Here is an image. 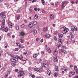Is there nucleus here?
<instances>
[{
  "instance_id": "obj_3",
  "label": "nucleus",
  "mask_w": 78,
  "mask_h": 78,
  "mask_svg": "<svg viewBox=\"0 0 78 78\" xmlns=\"http://www.w3.org/2000/svg\"><path fill=\"white\" fill-rule=\"evenodd\" d=\"M71 30L72 31L74 32L75 31V30L76 31H77V29L76 28V27L75 26L74 27L73 26H72L71 27Z\"/></svg>"
},
{
  "instance_id": "obj_34",
  "label": "nucleus",
  "mask_w": 78,
  "mask_h": 78,
  "mask_svg": "<svg viewBox=\"0 0 78 78\" xmlns=\"http://www.w3.org/2000/svg\"><path fill=\"white\" fill-rule=\"evenodd\" d=\"M16 63L15 62V63H12V66H16Z\"/></svg>"
},
{
  "instance_id": "obj_48",
  "label": "nucleus",
  "mask_w": 78,
  "mask_h": 78,
  "mask_svg": "<svg viewBox=\"0 0 78 78\" xmlns=\"http://www.w3.org/2000/svg\"><path fill=\"white\" fill-rule=\"evenodd\" d=\"M19 71V69H15V72H17Z\"/></svg>"
},
{
  "instance_id": "obj_19",
  "label": "nucleus",
  "mask_w": 78,
  "mask_h": 78,
  "mask_svg": "<svg viewBox=\"0 0 78 78\" xmlns=\"http://www.w3.org/2000/svg\"><path fill=\"white\" fill-rule=\"evenodd\" d=\"M50 34H46L45 35V37H46V38H48L49 37H50Z\"/></svg>"
},
{
  "instance_id": "obj_49",
  "label": "nucleus",
  "mask_w": 78,
  "mask_h": 78,
  "mask_svg": "<svg viewBox=\"0 0 78 78\" xmlns=\"http://www.w3.org/2000/svg\"><path fill=\"white\" fill-rule=\"evenodd\" d=\"M20 16H18L17 17V19L18 20H19V18L20 17Z\"/></svg>"
},
{
  "instance_id": "obj_4",
  "label": "nucleus",
  "mask_w": 78,
  "mask_h": 78,
  "mask_svg": "<svg viewBox=\"0 0 78 78\" xmlns=\"http://www.w3.org/2000/svg\"><path fill=\"white\" fill-rule=\"evenodd\" d=\"M0 16H1V19H5L6 17V15L4 14L3 12H1L0 14Z\"/></svg>"
},
{
  "instance_id": "obj_53",
  "label": "nucleus",
  "mask_w": 78,
  "mask_h": 78,
  "mask_svg": "<svg viewBox=\"0 0 78 78\" xmlns=\"http://www.w3.org/2000/svg\"><path fill=\"white\" fill-rule=\"evenodd\" d=\"M72 75H75V73L74 72H73L72 73Z\"/></svg>"
},
{
  "instance_id": "obj_44",
  "label": "nucleus",
  "mask_w": 78,
  "mask_h": 78,
  "mask_svg": "<svg viewBox=\"0 0 78 78\" xmlns=\"http://www.w3.org/2000/svg\"><path fill=\"white\" fill-rule=\"evenodd\" d=\"M20 42L21 43H23V41L22 40V38H21L20 39Z\"/></svg>"
},
{
  "instance_id": "obj_7",
  "label": "nucleus",
  "mask_w": 78,
  "mask_h": 78,
  "mask_svg": "<svg viewBox=\"0 0 78 78\" xmlns=\"http://www.w3.org/2000/svg\"><path fill=\"white\" fill-rule=\"evenodd\" d=\"M8 23L9 28H12V23H11V21H9Z\"/></svg>"
},
{
  "instance_id": "obj_50",
  "label": "nucleus",
  "mask_w": 78,
  "mask_h": 78,
  "mask_svg": "<svg viewBox=\"0 0 78 78\" xmlns=\"http://www.w3.org/2000/svg\"><path fill=\"white\" fill-rule=\"evenodd\" d=\"M38 41H39V38L38 37L36 39V41L37 42Z\"/></svg>"
},
{
  "instance_id": "obj_58",
  "label": "nucleus",
  "mask_w": 78,
  "mask_h": 78,
  "mask_svg": "<svg viewBox=\"0 0 78 78\" xmlns=\"http://www.w3.org/2000/svg\"><path fill=\"white\" fill-rule=\"evenodd\" d=\"M51 5H52V6H54L55 5L54 4V3H51Z\"/></svg>"
},
{
  "instance_id": "obj_21",
  "label": "nucleus",
  "mask_w": 78,
  "mask_h": 78,
  "mask_svg": "<svg viewBox=\"0 0 78 78\" xmlns=\"http://www.w3.org/2000/svg\"><path fill=\"white\" fill-rule=\"evenodd\" d=\"M37 55L36 54H34L33 55V57L34 58H37Z\"/></svg>"
},
{
  "instance_id": "obj_2",
  "label": "nucleus",
  "mask_w": 78,
  "mask_h": 78,
  "mask_svg": "<svg viewBox=\"0 0 78 78\" xmlns=\"http://www.w3.org/2000/svg\"><path fill=\"white\" fill-rule=\"evenodd\" d=\"M19 73H20L18 75V77H20L22 75V76H23L24 75H25V72L23 71H19Z\"/></svg>"
},
{
  "instance_id": "obj_23",
  "label": "nucleus",
  "mask_w": 78,
  "mask_h": 78,
  "mask_svg": "<svg viewBox=\"0 0 78 78\" xmlns=\"http://www.w3.org/2000/svg\"><path fill=\"white\" fill-rule=\"evenodd\" d=\"M33 33L35 34H37V30L36 29L34 30Z\"/></svg>"
},
{
  "instance_id": "obj_26",
  "label": "nucleus",
  "mask_w": 78,
  "mask_h": 78,
  "mask_svg": "<svg viewBox=\"0 0 78 78\" xmlns=\"http://www.w3.org/2000/svg\"><path fill=\"white\" fill-rule=\"evenodd\" d=\"M34 18L35 19H37L38 18V16H37V15L36 14L35 15Z\"/></svg>"
},
{
  "instance_id": "obj_1",
  "label": "nucleus",
  "mask_w": 78,
  "mask_h": 78,
  "mask_svg": "<svg viewBox=\"0 0 78 78\" xmlns=\"http://www.w3.org/2000/svg\"><path fill=\"white\" fill-rule=\"evenodd\" d=\"M58 36L60 38L58 39L59 44L60 45H61V44H62V41H61L62 39H61V38L63 36V35L59 34H58Z\"/></svg>"
},
{
  "instance_id": "obj_61",
  "label": "nucleus",
  "mask_w": 78,
  "mask_h": 78,
  "mask_svg": "<svg viewBox=\"0 0 78 78\" xmlns=\"http://www.w3.org/2000/svg\"><path fill=\"white\" fill-rule=\"evenodd\" d=\"M31 77L32 78H34V76L33 75H32L31 76Z\"/></svg>"
},
{
  "instance_id": "obj_12",
  "label": "nucleus",
  "mask_w": 78,
  "mask_h": 78,
  "mask_svg": "<svg viewBox=\"0 0 78 78\" xmlns=\"http://www.w3.org/2000/svg\"><path fill=\"white\" fill-rule=\"evenodd\" d=\"M48 27H44L43 28V30L44 31H45L48 30Z\"/></svg>"
},
{
  "instance_id": "obj_39",
  "label": "nucleus",
  "mask_w": 78,
  "mask_h": 78,
  "mask_svg": "<svg viewBox=\"0 0 78 78\" xmlns=\"http://www.w3.org/2000/svg\"><path fill=\"white\" fill-rule=\"evenodd\" d=\"M19 50V48H16L15 49V51H17Z\"/></svg>"
},
{
  "instance_id": "obj_38",
  "label": "nucleus",
  "mask_w": 78,
  "mask_h": 78,
  "mask_svg": "<svg viewBox=\"0 0 78 78\" xmlns=\"http://www.w3.org/2000/svg\"><path fill=\"white\" fill-rule=\"evenodd\" d=\"M62 52L63 53H64L65 54L66 53V50H63V51H62Z\"/></svg>"
},
{
  "instance_id": "obj_43",
  "label": "nucleus",
  "mask_w": 78,
  "mask_h": 78,
  "mask_svg": "<svg viewBox=\"0 0 78 78\" xmlns=\"http://www.w3.org/2000/svg\"><path fill=\"white\" fill-rule=\"evenodd\" d=\"M54 39L55 41H57V39L56 38V37H54Z\"/></svg>"
},
{
  "instance_id": "obj_5",
  "label": "nucleus",
  "mask_w": 78,
  "mask_h": 78,
  "mask_svg": "<svg viewBox=\"0 0 78 78\" xmlns=\"http://www.w3.org/2000/svg\"><path fill=\"white\" fill-rule=\"evenodd\" d=\"M12 57L13 58H11L10 59L11 61V62H15L16 61V59H17V58H16V57H14L12 55Z\"/></svg>"
},
{
  "instance_id": "obj_60",
  "label": "nucleus",
  "mask_w": 78,
  "mask_h": 78,
  "mask_svg": "<svg viewBox=\"0 0 78 78\" xmlns=\"http://www.w3.org/2000/svg\"><path fill=\"white\" fill-rule=\"evenodd\" d=\"M58 2H55V6H56V5H58Z\"/></svg>"
},
{
  "instance_id": "obj_14",
  "label": "nucleus",
  "mask_w": 78,
  "mask_h": 78,
  "mask_svg": "<svg viewBox=\"0 0 78 78\" xmlns=\"http://www.w3.org/2000/svg\"><path fill=\"white\" fill-rule=\"evenodd\" d=\"M29 27L30 28H32L33 27V24L32 23H30L29 24Z\"/></svg>"
},
{
  "instance_id": "obj_20",
  "label": "nucleus",
  "mask_w": 78,
  "mask_h": 78,
  "mask_svg": "<svg viewBox=\"0 0 78 78\" xmlns=\"http://www.w3.org/2000/svg\"><path fill=\"white\" fill-rule=\"evenodd\" d=\"M41 1L43 5H45V1H44V0H41Z\"/></svg>"
},
{
  "instance_id": "obj_37",
  "label": "nucleus",
  "mask_w": 78,
  "mask_h": 78,
  "mask_svg": "<svg viewBox=\"0 0 78 78\" xmlns=\"http://www.w3.org/2000/svg\"><path fill=\"white\" fill-rule=\"evenodd\" d=\"M63 69L64 70L65 72H66V71L67 70V68L64 67Z\"/></svg>"
},
{
  "instance_id": "obj_27",
  "label": "nucleus",
  "mask_w": 78,
  "mask_h": 78,
  "mask_svg": "<svg viewBox=\"0 0 78 78\" xmlns=\"http://www.w3.org/2000/svg\"><path fill=\"white\" fill-rule=\"evenodd\" d=\"M54 76H58V74L57 73H55L54 74Z\"/></svg>"
},
{
  "instance_id": "obj_36",
  "label": "nucleus",
  "mask_w": 78,
  "mask_h": 78,
  "mask_svg": "<svg viewBox=\"0 0 78 78\" xmlns=\"http://www.w3.org/2000/svg\"><path fill=\"white\" fill-rule=\"evenodd\" d=\"M30 12H32V9H31V8L30 7L29 9Z\"/></svg>"
},
{
  "instance_id": "obj_31",
  "label": "nucleus",
  "mask_w": 78,
  "mask_h": 78,
  "mask_svg": "<svg viewBox=\"0 0 78 78\" xmlns=\"http://www.w3.org/2000/svg\"><path fill=\"white\" fill-rule=\"evenodd\" d=\"M74 69L75 70H78V68H77V67L76 66H74Z\"/></svg>"
},
{
  "instance_id": "obj_32",
  "label": "nucleus",
  "mask_w": 78,
  "mask_h": 78,
  "mask_svg": "<svg viewBox=\"0 0 78 78\" xmlns=\"http://www.w3.org/2000/svg\"><path fill=\"white\" fill-rule=\"evenodd\" d=\"M55 69H56L55 70L56 71H58V66H55Z\"/></svg>"
},
{
  "instance_id": "obj_18",
  "label": "nucleus",
  "mask_w": 78,
  "mask_h": 78,
  "mask_svg": "<svg viewBox=\"0 0 78 78\" xmlns=\"http://www.w3.org/2000/svg\"><path fill=\"white\" fill-rule=\"evenodd\" d=\"M18 47H19V48H23L25 47L23 46L22 45V44H20L18 45Z\"/></svg>"
},
{
  "instance_id": "obj_63",
  "label": "nucleus",
  "mask_w": 78,
  "mask_h": 78,
  "mask_svg": "<svg viewBox=\"0 0 78 78\" xmlns=\"http://www.w3.org/2000/svg\"><path fill=\"white\" fill-rule=\"evenodd\" d=\"M41 55H43L44 54V52H43V51H41Z\"/></svg>"
},
{
  "instance_id": "obj_13",
  "label": "nucleus",
  "mask_w": 78,
  "mask_h": 78,
  "mask_svg": "<svg viewBox=\"0 0 78 78\" xmlns=\"http://www.w3.org/2000/svg\"><path fill=\"white\" fill-rule=\"evenodd\" d=\"M11 69H9L7 72V74H5V75H7L8 76V75H9V73L11 72Z\"/></svg>"
},
{
  "instance_id": "obj_35",
  "label": "nucleus",
  "mask_w": 78,
  "mask_h": 78,
  "mask_svg": "<svg viewBox=\"0 0 78 78\" xmlns=\"http://www.w3.org/2000/svg\"><path fill=\"white\" fill-rule=\"evenodd\" d=\"M4 31H5V32H7L8 31V28L6 27L5 28Z\"/></svg>"
},
{
  "instance_id": "obj_62",
  "label": "nucleus",
  "mask_w": 78,
  "mask_h": 78,
  "mask_svg": "<svg viewBox=\"0 0 78 78\" xmlns=\"http://www.w3.org/2000/svg\"><path fill=\"white\" fill-rule=\"evenodd\" d=\"M72 42H73V43H75V40H72Z\"/></svg>"
},
{
  "instance_id": "obj_17",
  "label": "nucleus",
  "mask_w": 78,
  "mask_h": 78,
  "mask_svg": "<svg viewBox=\"0 0 78 78\" xmlns=\"http://www.w3.org/2000/svg\"><path fill=\"white\" fill-rule=\"evenodd\" d=\"M57 53H58V52L57 51V50H55V51L53 52L54 55H56Z\"/></svg>"
},
{
  "instance_id": "obj_57",
  "label": "nucleus",
  "mask_w": 78,
  "mask_h": 78,
  "mask_svg": "<svg viewBox=\"0 0 78 78\" xmlns=\"http://www.w3.org/2000/svg\"><path fill=\"white\" fill-rule=\"evenodd\" d=\"M28 70H30V71H31V68H28Z\"/></svg>"
},
{
  "instance_id": "obj_52",
  "label": "nucleus",
  "mask_w": 78,
  "mask_h": 78,
  "mask_svg": "<svg viewBox=\"0 0 78 78\" xmlns=\"http://www.w3.org/2000/svg\"><path fill=\"white\" fill-rule=\"evenodd\" d=\"M20 9H18V10L17 11V12L18 13H19L20 12Z\"/></svg>"
},
{
  "instance_id": "obj_28",
  "label": "nucleus",
  "mask_w": 78,
  "mask_h": 78,
  "mask_svg": "<svg viewBox=\"0 0 78 78\" xmlns=\"http://www.w3.org/2000/svg\"><path fill=\"white\" fill-rule=\"evenodd\" d=\"M2 25H5V19H3L2 20Z\"/></svg>"
},
{
  "instance_id": "obj_59",
  "label": "nucleus",
  "mask_w": 78,
  "mask_h": 78,
  "mask_svg": "<svg viewBox=\"0 0 78 78\" xmlns=\"http://www.w3.org/2000/svg\"><path fill=\"white\" fill-rule=\"evenodd\" d=\"M50 48H47L46 50H47V51H48L49 50H50Z\"/></svg>"
},
{
  "instance_id": "obj_41",
  "label": "nucleus",
  "mask_w": 78,
  "mask_h": 78,
  "mask_svg": "<svg viewBox=\"0 0 78 78\" xmlns=\"http://www.w3.org/2000/svg\"><path fill=\"white\" fill-rule=\"evenodd\" d=\"M16 58L18 59H20V60H21V58H20V57H19L18 56H16Z\"/></svg>"
},
{
  "instance_id": "obj_16",
  "label": "nucleus",
  "mask_w": 78,
  "mask_h": 78,
  "mask_svg": "<svg viewBox=\"0 0 78 78\" xmlns=\"http://www.w3.org/2000/svg\"><path fill=\"white\" fill-rule=\"evenodd\" d=\"M20 34L21 36H24V35H25V33L23 31L20 32Z\"/></svg>"
},
{
  "instance_id": "obj_54",
  "label": "nucleus",
  "mask_w": 78,
  "mask_h": 78,
  "mask_svg": "<svg viewBox=\"0 0 78 78\" xmlns=\"http://www.w3.org/2000/svg\"><path fill=\"white\" fill-rule=\"evenodd\" d=\"M69 37H71V38H73V36L70 35Z\"/></svg>"
},
{
  "instance_id": "obj_10",
  "label": "nucleus",
  "mask_w": 78,
  "mask_h": 78,
  "mask_svg": "<svg viewBox=\"0 0 78 78\" xmlns=\"http://www.w3.org/2000/svg\"><path fill=\"white\" fill-rule=\"evenodd\" d=\"M65 3H66V2H63L62 3V9H64V5H65Z\"/></svg>"
},
{
  "instance_id": "obj_9",
  "label": "nucleus",
  "mask_w": 78,
  "mask_h": 78,
  "mask_svg": "<svg viewBox=\"0 0 78 78\" xmlns=\"http://www.w3.org/2000/svg\"><path fill=\"white\" fill-rule=\"evenodd\" d=\"M69 31V29L67 28H65L64 29V30L63 31V34H66L67 32H68Z\"/></svg>"
},
{
  "instance_id": "obj_42",
  "label": "nucleus",
  "mask_w": 78,
  "mask_h": 78,
  "mask_svg": "<svg viewBox=\"0 0 78 78\" xmlns=\"http://www.w3.org/2000/svg\"><path fill=\"white\" fill-rule=\"evenodd\" d=\"M16 45H18V47H19V45H20V43H19V42H16Z\"/></svg>"
},
{
  "instance_id": "obj_45",
  "label": "nucleus",
  "mask_w": 78,
  "mask_h": 78,
  "mask_svg": "<svg viewBox=\"0 0 78 78\" xmlns=\"http://www.w3.org/2000/svg\"><path fill=\"white\" fill-rule=\"evenodd\" d=\"M60 45H61V44L60 45V44H59V45H58V46L57 47V49H59V48L60 47Z\"/></svg>"
},
{
  "instance_id": "obj_64",
  "label": "nucleus",
  "mask_w": 78,
  "mask_h": 78,
  "mask_svg": "<svg viewBox=\"0 0 78 78\" xmlns=\"http://www.w3.org/2000/svg\"><path fill=\"white\" fill-rule=\"evenodd\" d=\"M76 4H78V0H77L76 2Z\"/></svg>"
},
{
  "instance_id": "obj_25",
  "label": "nucleus",
  "mask_w": 78,
  "mask_h": 78,
  "mask_svg": "<svg viewBox=\"0 0 78 78\" xmlns=\"http://www.w3.org/2000/svg\"><path fill=\"white\" fill-rule=\"evenodd\" d=\"M7 54L9 56H13V54H11V53L9 52H7Z\"/></svg>"
},
{
  "instance_id": "obj_6",
  "label": "nucleus",
  "mask_w": 78,
  "mask_h": 78,
  "mask_svg": "<svg viewBox=\"0 0 78 78\" xmlns=\"http://www.w3.org/2000/svg\"><path fill=\"white\" fill-rule=\"evenodd\" d=\"M33 70L36 72H39L40 73L42 72V71H41V70L37 68H33Z\"/></svg>"
},
{
  "instance_id": "obj_40",
  "label": "nucleus",
  "mask_w": 78,
  "mask_h": 78,
  "mask_svg": "<svg viewBox=\"0 0 78 78\" xmlns=\"http://www.w3.org/2000/svg\"><path fill=\"white\" fill-rule=\"evenodd\" d=\"M34 25H36L37 23V21H34Z\"/></svg>"
},
{
  "instance_id": "obj_15",
  "label": "nucleus",
  "mask_w": 78,
  "mask_h": 78,
  "mask_svg": "<svg viewBox=\"0 0 78 78\" xmlns=\"http://www.w3.org/2000/svg\"><path fill=\"white\" fill-rule=\"evenodd\" d=\"M47 73L48 74V75H50V74L51 73V71L50 70H47Z\"/></svg>"
},
{
  "instance_id": "obj_11",
  "label": "nucleus",
  "mask_w": 78,
  "mask_h": 78,
  "mask_svg": "<svg viewBox=\"0 0 78 78\" xmlns=\"http://www.w3.org/2000/svg\"><path fill=\"white\" fill-rule=\"evenodd\" d=\"M1 28L2 31H5V26H1Z\"/></svg>"
},
{
  "instance_id": "obj_8",
  "label": "nucleus",
  "mask_w": 78,
  "mask_h": 78,
  "mask_svg": "<svg viewBox=\"0 0 78 78\" xmlns=\"http://www.w3.org/2000/svg\"><path fill=\"white\" fill-rule=\"evenodd\" d=\"M54 61L55 62H58V59H57V56H55L53 57Z\"/></svg>"
},
{
  "instance_id": "obj_46",
  "label": "nucleus",
  "mask_w": 78,
  "mask_h": 78,
  "mask_svg": "<svg viewBox=\"0 0 78 78\" xmlns=\"http://www.w3.org/2000/svg\"><path fill=\"white\" fill-rule=\"evenodd\" d=\"M34 11H37V8H36V7L35 8H34Z\"/></svg>"
},
{
  "instance_id": "obj_30",
  "label": "nucleus",
  "mask_w": 78,
  "mask_h": 78,
  "mask_svg": "<svg viewBox=\"0 0 78 78\" xmlns=\"http://www.w3.org/2000/svg\"><path fill=\"white\" fill-rule=\"evenodd\" d=\"M16 28L17 30H19V27L18 26H16Z\"/></svg>"
},
{
  "instance_id": "obj_51",
  "label": "nucleus",
  "mask_w": 78,
  "mask_h": 78,
  "mask_svg": "<svg viewBox=\"0 0 78 78\" xmlns=\"http://www.w3.org/2000/svg\"><path fill=\"white\" fill-rule=\"evenodd\" d=\"M31 75H32V73H30V74H29V76H31Z\"/></svg>"
},
{
  "instance_id": "obj_29",
  "label": "nucleus",
  "mask_w": 78,
  "mask_h": 78,
  "mask_svg": "<svg viewBox=\"0 0 78 78\" xmlns=\"http://www.w3.org/2000/svg\"><path fill=\"white\" fill-rule=\"evenodd\" d=\"M50 18H51V19H53V18H54V16H53V15H51Z\"/></svg>"
},
{
  "instance_id": "obj_33",
  "label": "nucleus",
  "mask_w": 78,
  "mask_h": 78,
  "mask_svg": "<svg viewBox=\"0 0 78 78\" xmlns=\"http://www.w3.org/2000/svg\"><path fill=\"white\" fill-rule=\"evenodd\" d=\"M43 67H44L45 68L48 67V65H47V64H45L44 66H43Z\"/></svg>"
},
{
  "instance_id": "obj_56",
  "label": "nucleus",
  "mask_w": 78,
  "mask_h": 78,
  "mask_svg": "<svg viewBox=\"0 0 78 78\" xmlns=\"http://www.w3.org/2000/svg\"><path fill=\"white\" fill-rule=\"evenodd\" d=\"M71 3H72V4H74V1H71Z\"/></svg>"
},
{
  "instance_id": "obj_24",
  "label": "nucleus",
  "mask_w": 78,
  "mask_h": 78,
  "mask_svg": "<svg viewBox=\"0 0 78 78\" xmlns=\"http://www.w3.org/2000/svg\"><path fill=\"white\" fill-rule=\"evenodd\" d=\"M44 65V62H42L41 63V69H43Z\"/></svg>"
},
{
  "instance_id": "obj_47",
  "label": "nucleus",
  "mask_w": 78,
  "mask_h": 78,
  "mask_svg": "<svg viewBox=\"0 0 78 78\" xmlns=\"http://www.w3.org/2000/svg\"><path fill=\"white\" fill-rule=\"evenodd\" d=\"M24 26H25V25L22 24L21 26V28H23V27H24Z\"/></svg>"
},
{
  "instance_id": "obj_22",
  "label": "nucleus",
  "mask_w": 78,
  "mask_h": 78,
  "mask_svg": "<svg viewBox=\"0 0 78 78\" xmlns=\"http://www.w3.org/2000/svg\"><path fill=\"white\" fill-rule=\"evenodd\" d=\"M23 55H25L26 56H27L28 55V52H23Z\"/></svg>"
},
{
  "instance_id": "obj_55",
  "label": "nucleus",
  "mask_w": 78,
  "mask_h": 78,
  "mask_svg": "<svg viewBox=\"0 0 78 78\" xmlns=\"http://www.w3.org/2000/svg\"><path fill=\"white\" fill-rule=\"evenodd\" d=\"M43 41H44V40L43 39H41L40 40L41 42H43Z\"/></svg>"
}]
</instances>
